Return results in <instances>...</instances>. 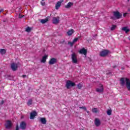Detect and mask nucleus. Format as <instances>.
I'll return each mask as SVG.
<instances>
[{"instance_id":"f257e3e1","label":"nucleus","mask_w":130,"mask_h":130,"mask_svg":"<svg viewBox=\"0 0 130 130\" xmlns=\"http://www.w3.org/2000/svg\"><path fill=\"white\" fill-rule=\"evenodd\" d=\"M120 84L122 86H124L125 84L126 87L127 88L128 91H130V79L127 78H122L120 80Z\"/></svg>"},{"instance_id":"f03ea898","label":"nucleus","mask_w":130,"mask_h":130,"mask_svg":"<svg viewBox=\"0 0 130 130\" xmlns=\"http://www.w3.org/2000/svg\"><path fill=\"white\" fill-rule=\"evenodd\" d=\"M113 16L111 17V19H112V20H114L115 18L116 19H120L122 17V14L119 13L118 11H115L113 12Z\"/></svg>"},{"instance_id":"7ed1b4c3","label":"nucleus","mask_w":130,"mask_h":130,"mask_svg":"<svg viewBox=\"0 0 130 130\" xmlns=\"http://www.w3.org/2000/svg\"><path fill=\"white\" fill-rule=\"evenodd\" d=\"M75 86H76L75 82H73L71 80H68L66 82V87L67 89H70L71 87H75Z\"/></svg>"},{"instance_id":"20e7f679","label":"nucleus","mask_w":130,"mask_h":130,"mask_svg":"<svg viewBox=\"0 0 130 130\" xmlns=\"http://www.w3.org/2000/svg\"><path fill=\"white\" fill-rule=\"evenodd\" d=\"M71 58L73 63H75L76 64H78V58L77 57V54H76V53H73L72 54Z\"/></svg>"},{"instance_id":"39448f33","label":"nucleus","mask_w":130,"mask_h":130,"mask_svg":"<svg viewBox=\"0 0 130 130\" xmlns=\"http://www.w3.org/2000/svg\"><path fill=\"white\" fill-rule=\"evenodd\" d=\"M13 124H12V121L8 120L6 121L5 123L6 128L10 129V128H12Z\"/></svg>"},{"instance_id":"423d86ee","label":"nucleus","mask_w":130,"mask_h":130,"mask_svg":"<svg viewBox=\"0 0 130 130\" xmlns=\"http://www.w3.org/2000/svg\"><path fill=\"white\" fill-rule=\"evenodd\" d=\"M108 53H109V51H108V50H104L103 51H101L100 55V56L104 57L106 56V55H107Z\"/></svg>"},{"instance_id":"0eeeda50","label":"nucleus","mask_w":130,"mask_h":130,"mask_svg":"<svg viewBox=\"0 0 130 130\" xmlns=\"http://www.w3.org/2000/svg\"><path fill=\"white\" fill-rule=\"evenodd\" d=\"M27 126V124H26V122L24 121H22L20 124V128L23 130L26 129V127Z\"/></svg>"},{"instance_id":"6e6552de","label":"nucleus","mask_w":130,"mask_h":130,"mask_svg":"<svg viewBox=\"0 0 130 130\" xmlns=\"http://www.w3.org/2000/svg\"><path fill=\"white\" fill-rule=\"evenodd\" d=\"M62 3H63V0H60L57 2L55 6L56 10H58L59 8H60V6H61Z\"/></svg>"},{"instance_id":"1a4fd4ad","label":"nucleus","mask_w":130,"mask_h":130,"mask_svg":"<svg viewBox=\"0 0 130 130\" xmlns=\"http://www.w3.org/2000/svg\"><path fill=\"white\" fill-rule=\"evenodd\" d=\"M52 22L53 24H58V23H59V17H53Z\"/></svg>"},{"instance_id":"9d476101","label":"nucleus","mask_w":130,"mask_h":130,"mask_svg":"<svg viewBox=\"0 0 130 130\" xmlns=\"http://www.w3.org/2000/svg\"><path fill=\"white\" fill-rule=\"evenodd\" d=\"M57 62V59L55 58H52L50 59L49 61V64H54Z\"/></svg>"},{"instance_id":"9b49d317","label":"nucleus","mask_w":130,"mask_h":130,"mask_svg":"<svg viewBox=\"0 0 130 130\" xmlns=\"http://www.w3.org/2000/svg\"><path fill=\"white\" fill-rule=\"evenodd\" d=\"M104 90V88H103V85H102V84H100V87L96 89V91L98 93H102Z\"/></svg>"},{"instance_id":"f8f14e48","label":"nucleus","mask_w":130,"mask_h":130,"mask_svg":"<svg viewBox=\"0 0 130 130\" xmlns=\"http://www.w3.org/2000/svg\"><path fill=\"white\" fill-rule=\"evenodd\" d=\"M37 115V113L36 111H34L30 113V119H34L35 118V116Z\"/></svg>"},{"instance_id":"ddd939ff","label":"nucleus","mask_w":130,"mask_h":130,"mask_svg":"<svg viewBox=\"0 0 130 130\" xmlns=\"http://www.w3.org/2000/svg\"><path fill=\"white\" fill-rule=\"evenodd\" d=\"M11 69L13 71H17L18 69V64L16 63H12L11 64Z\"/></svg>"},{"instance_id":"4468645a","label":"nucleus","mask_w":130,"mask_h":130,"mask_svg":"<svg viewBox=\"0 0 130 130\" xmlns=\"http://www.w3.org/2000/svg\"><path fill=\"white\" fill-rule=\"evenodd\" d=\"M94 124L97 127L100 126V125L101 124V122L100 121V119L96 118L94 120Z\"/></svg>"},{"instance_id":"2eb2a0df","label":"nucleus","mask_w":130,"mask_h":130,"mask_svg":"<svg viewBox=\"0 0 130 130\" xmlns=\"http://www.w3.org/2000/svg\"><path fill=\"white\" fill-rule=\"evenodd\" d=\"M80 54H84V55H87V50L83 48L79 51Z\"/></svg>"},{"instance_id":"dca6fc26","label":"nucleus","mask_w":130,"mask_h":130,"mask_svg":"<svg viewBox=\"0 0 130 130\" xmlns=\"http://www.w3.org/2000/svg\"><path fill=\"white\" fill-rule=\"evenodd\" d=\"M73 6H74V3L72 2H69L65 6V8H66V9H70V8H71V7H73Z\"/></svg>"},{"instance_id":"f3484780","label":"nucleus","mask_w":130,"mask_h":130,"mask_svg":"<svg viewBox=\"0 0 130 130\" xmlns=\"http://www.w3.org/2000/svg\"><path fill=\"white\" fill-rule=\"evenodd\" d=\"M40 121L42 123V124H46V119L45 118H41Z\"/></svg>"},{"instance_id":"a211bd4d","label":"nucleus","mask_w":130,"mask_h":130,"mask_svg":"<svg viewBox=\"0 0 130 130\" xmlns=\"http://www.w3.org/2000/svg\"><path fill=\"white\" fill-rule=\"evenodd\" d=\"M73 34H74V29H73L69 30L67 32V34L69 36H71L73 35Z\"/></svg>"},{"instance_id":"6ab92c4d","label":"nucleus","mask_w":130,"mask_h":130,"mask_svg":"<svg viewBox=\"0 0 130 130\" xmlns=\"http://www.w3.org/2000/svg\"><path fill=\"white\" fill-rule=\"evenodd\" d=\"M0 53L2 55H4V54H6V53H7V50L5 49H0Z\"/></svg>"},{"instance_id":"aec40b11","label":"nucleus","mask_w":130,"mask_h":130,"mask_svg":"<svg viewBox=\"0 0 130 130\" xmlns=\"http://www.w3.org/2000/svg\"><path fill=\"white\" fill-rule=\"evenodd\" d=\"M122 31H124L125 33L129 32V29H128L126 27H124L122 28Z\"/></svg>"},{"instance_id":"412c9836","label":"nucleus","mask_w":130,"mask_h":130,"mask_svg":"<svg viewBox=\"0 0 130 130\" xmlns=\"http://www.w3.org/2000/svg\"><path fill=\"white\" fill-rule=\"evenodd\" d=\"M47 59V55H45L43 57L42 59L41 60V62H45L46 59Z\"/></svg>"},{"instance_id":"4be33fe9","label":"nucleus","mask_w":130,"mask_h":130,"mask_svg":"<svg viewBox=\"0 0 130 130\" xmlns=\"http://www.w3.org/2000/svg\"><path fill=\"white\" fill-rule=\"evenodd\" d=\"M48 21V18L43 19L41 20V23H42V24H45V23H46V22H47Z\"/></svg>"},{"instance_id":"5701e85b","label":"nucleus","mask_w":130,"mask_h":130,"mask_svg":"<svg viewBox=\"0 0 130 130\" xmlns=\"http://www.w3.org/2000/svg\"><path fill=\"white\" fill-rule=\"evenodd\" d=\"M32 102H33V101H32V100L31 99L29 100L27 102V105H28V106H30V105H32Z\"/></svg>"},{"instance_id":"b1692460","label":"nucleus","mask_w":130,"mask_h":130,"mask_svg":"<svg viewBox=\"0 0 130 130\" xmlns=\"http://www.w3.org/2000/svg\"><path fill=\"white\" fill-rule=\"evenodd\" d=\"M83 87V85H82V84L81 83H79L77 85V88L78 89H81Z\"/></svg>"},{"instance_id":"393cba45","label":"nucleus","mask_w":130,"mask_h":130,"mask_svg":"<svg viewBox=\"0 0 130 130\" xmlns=\"http://www.w3.org/2000/svg\"><path fill=\"white\" fill-rule=\"evenodd\" d=\"M92 112L93 113H97V112H98V109L97 108L92 109Z\"/></svg>"},{"instance_id":"a878e982","label":"nucleus","mask_w":130,"mask_h":130,"mask_svg":"<svg viewBox=\"0 0 130 130\" xmlns=\"http://www.w3.org/2000/svg\"><path fill=\"white\" fill-rule=\"evenodd\" d=\"M79 39H80V38H77L74 39L73 41V43H76V42H77V41H78V40H79Z\"/></svg>"},{"instance_id":"bb28decb","label":"nucleus","mask_w":130,"mask_h":130,"mask_svg":"<svg viewBox=\"0 0 130 130\" xmlns=\"http://www.w3.org/2000/svg\"><path fill=\"white\" fill-rule=\"evenodd\" d=\"M107 113L108 115H111V110H108L107 111Z\"/></svg>"},{"instance_id":"cd10ccee","label":"nucleus","mask_w":130,"mask_h":130,"mask_svg":"<svg viewBox=\"0 0 130 130\" xmlns=\"http://www.w3.org/2000/svg\"><path fill=\"white\" fill-rule=\"evenodd\" d=\"M74 42H69L68 44L69 45H70V46L72 47L74 45Z\"/></svg>"},{"instance_id":"c85d7f7f","label":"nucleus","mask_w":130,"mask_h":130,"mask_svg":"<svg viewBox=\"0 0 130 130\" xmlns=\"http://www.w3.org/2000/svg\"><path fill=\"white\" fill-rule=\"evenodd\" d=\"M80 109H84V110L87 111V108L86 107H80Z\"/></svg>"},{"instance_id":"c756f323","label":"nucleus","mask_w":130,"mask_h":130,"mask_svg":"<svg viewBox=\"0 0 130 130\" xmlns=\"http://www.w3.org/2000/svg\"><path fill=\"white\" fill-rule=\"evenodd\" d=\"M115 28H116V25H113L112 27H111V31H113Z\"/></svg>"},{"instance_id":"7c9ffc66","label":"nucleus","mask_w":130,"mask_h":130,"mask_svg":"<svg viewBox=\"0 0 130 130\" xmlns=\"http://www.w3.org/2000/svg\"><path fill=\"white\" fill-rule=\"evenodd\" d=\"M26 32H30V31H31V28L27 27L26 29Z\"/></svg>"},{"instance_id":"2f4dec72","label":"nucleus","mask_w":130,"mask_h":130,"mask_svg":"<svg viewBox=\"0 0 130 130\" xmlns=\"http://www.w3.org/2000/svg\"><path fill=\"white\" fill-rule=\"evenodd\" d=\"M41 4L42 5V6H45V2H44V0H42L41 2Z\"/></svg>"},{"instance_id":"473e14b6","label":"nucleus","mask_w":130,"mask_h":130,"mask_svg":"<svg viewBox=\"0 0 130 130\" xmlns=\"http://www.w3.org/2000/svg\"><path fill=\"white\" fill-rule=\"evenodd\" d=\"M4 103H5V101H2L0 103V105H3V104H4Z\"/></svg>"},{"instance_id":"72a5a7b5","label":"nucleus","mask_w":130,"mask_h":130,"mask_svg":"<svg viewBox=\"0 0 130 130\" xmlns=\"http://www.w3.org/2000/svg\"><path fill=\"white\" fill-rule=\"evenodd\" d=\"M126 15H127V13H125L123 14V17H125V16H126Z\"/></svg>"},{"instance_id":"f704fd0d","label":"nucleus","mask_w":130,"mask_h":130,"mask_svg":"<svg viewBox=\"0 0 130 130\" xmlns=\"http://www.w3.org/2000/svg\"><path fill=\"white\" fill-rule=\"evenodd\" d=\"M19 18L21 19V18H23V16H22L21 14H20L19 15Z\"/></svg>"},{"instance_id":"c9c22d12","label":"nucleus","mask_w":130,"mask_h":130,"mask_svg":"<svg viewBox=\"0 0 130 130\" xmlns=\"http://www.w3.org/2000/svg\"><path fill=\"white\" fill-rule=\"evenodd\" d=\"M3 12H4V9H3L0 10V14H2V13H3Z\"/></svg>"},{"instance_id":"e433bc0d","label":"nucleus","mask_w":130,"mask_h":130,"mask_svg":"<svg viewBox=\"0 0 130 130\" xmlns=\"http://www.w3.org/2000/svg\"><path fill=\"white\" fill-rule=\"evenodd\" d=\"M16 130H19V126L18 125L16 127Z\"/></svg>"},{"instance_id":"4c0bfd02","label":"nucleus","mask_w":130,"mask_h":130,"mask_svg":"<svg viewBox=\"0 0 130 130\" xmlns=\"http://www.w3.org/2000/svg\"><path fill=\"white\" fill-rule=\"evenodd\" d=\"M22 77H23V78H25V77H26V75H23Z\"/></svg>"},{"instance_id":"58836bf2","label":"nucleus","mask_w":130,"mask_h":130,"mask_svg":"<svg viewBox=\"0 0 130 130\" xmlns=\"http://www.w3.org/2000/svg\"><path fill=\"white\" fill-rule=\"evenodd\" d=\"M114 69H115V68H116V66H113V67Z\"/></svg>"},{"instance_id":"ea45409f","label":"nucleus","mask_w":130,"mask_h":130,"mask_svg":"<svg viewBox=\"0 0 130 130\" xmlns=\"http://www.w3.org/2000/svg\"><path fill=\"white\" fill-rule=\"evenodd\" d=\"M96 36H97V35H95L93 37V38H94V37H96Z\"/></svg>"},{"instance_id":"a19ab883","label":"nucleus","mask_w":130,"mask_h":130,"mask_svg":"<svg viewBox=\"0 0 130 130\" xmlns=\"http://www.w3.org/2000/svg\"><path fill=\"white\" fill-rule=\"evenodd\" d=\"M128 11L130 12V9H128Z\"/></svg>"},{"instance_id":"79ce46f5","label":"nucleus","mask_w":130,"mask_h":130,"mask_svg":"<svg viewBox=\"0 0 130 130\" xmlns=\"http://www.w3.org/2000/svg\"><path fill=\"white\" fill-rule=\"evenodd\" d=\"M121 70H124V68H121Z\"/></svg>"},{"instance_id":"37998d69","label":"nucleus","mask_w":130,"mask_h":130,"mask_svg":"<svg viewBox=\"0 0 130 130\" xmlns=\"http://www.w3.org/2000/svg\"><path fill=\"white\" fill-rule=\"evenodd\" d=\"M87 113H89V111H87Z\"/></svg>"},{"instance_id":"c03bdc74","label":"nucleus","mask_w":130,"mask_h":130,"mask_svg":"<svg viewBox=\"0 0 130 130\" xmlns=\"http://www.w3.org/2000/svg\"><path fill=\"white\" fill-rule=\"evenodd\" d=\"M128 2H129V0H128Z\"/></svg>"},{"instance_id":"a18cd8bd","label":"nucleus","mask_w":130,"mask_h":130,"mask_svg":"<svg viewBox=\"0 0 130 130\" xmlns=\"http://www.w3.org/2000/svg\"><path fill=\"white\" fill-rule=\"evenodd\" d=\"M129 40H130V38H129Z\"/></svg>"}]
</instances>
